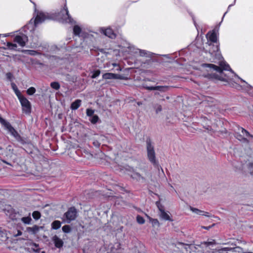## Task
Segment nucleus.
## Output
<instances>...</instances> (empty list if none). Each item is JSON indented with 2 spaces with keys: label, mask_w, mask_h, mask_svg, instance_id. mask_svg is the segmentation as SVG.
Wrapping results in <instances>:
<instances>
[{
  "label": "nucleus",
  "mask_w": 253,
  "mask_h": 253,
  "mask_svg": "<svg viewBox=\"0 0 253 253\" xmlns=\"http://www.w3.org/2000/svg\"><path fill=\"white\" fill-rule=\"evenodd\" d=\"M11 86H12L13 89L14 90L15 92L16 93V95H17V96H19L18 94V93H19V91L18 90V88H17L16 85H15V84L13 83L11 84Z\"/></svg>",
  "instance_id": "42"
},
{
  "label": "nucleus",
  "mask_w": 253,
  "mask_h": 253,
  "mask_svg": "<svg viewBox=\"0 0 253 253\" xmlns=\"http://www.w3.org/2000/svg\"><path fill=\"white\" fill-rule=\"evenodd\" d=\"M208 45L209 46V53L211 54V55H214V54L215 56H216L218 57V58H219L220 55L217 53L219 50V45L218 44L214 45V43H209Z\"/></svg>",
  "instance_id": "9"
},
{
  "label": "nucleus",
  "mask_w": 253,
  "mask_h": 253,
  "mask_svg": "<svg viewBox=\"0 0 253 253\" xmlns=\"http://www.w3.org/2000/svg\"><path fill=\"white\" fill-rule=\"evenodd\" d=\"M207 38L208 40V44L209 43H216L217 38L216 34L214 31L208 32L207 34Z\"/></svg>",
  "instance_id": "11"
},
{
  "label": "nucleus",
  "mask_w": 253,
  "mask_h": 253,
  "mask_svg": "<svg viewBox=\"0 0 253 253\" xmlns=\"http://www.w3.org/2000/svg\"><path fill=\"white\" fill-rule=\"evenodd\" d=\"M116 74L108 73L103 75L102 77L104 79H115Z\"/></svg>",
  "instance_id": "22"
},
{
  "label": "nucleus",
  "mask_w": 253,
  "mask_h": 253,
  "mask_svg": "<svg viewBox=\"0 0 253 253\" xmlns=\"http://www.w3.org/2000/svg\"><path fill=\"white\" fill-rule=\"evenodd\" d=\"M117 70H118L120 71V70H121V69L120 68H119V69H118Z\"/></svg>",
  "instance_id": "59"
},
{
  "label": "nucleus",
  "mask_w": 253,
  "mask_h": 253,
  "mask_svg": "<svg viewBox=\"0 0 253 253\" xmlns=\"http://www.w3.org/2000/svg\"><path fill=\"white\" fill-rule=\"evenodd\" d=\"M81 28L78 25H75L73 28V32L74 35L76 36H80L81 33Z\"/></svg>",
  "instance_id": "25"
},
{
  "label": "nucleus",
  "mask_w": 253,
  "mask_h": 253,
  "mask_svg": "<svg viewBox=\"0 0 253 253\" xmlns=\"http://www.w3.org/2000/svg\"><path fill=\"white\" fill-rule=\"evenodd\" d=\"M215 243L214 241L212 242H204L203 243H202V245H204L206 247H208L210 245L214 244Z\"/></svg>",
  "instance_id": "41"
},
{
  "label": "nucleus",
  "mask_w": 253,
  "mask_h": 253,
  "mask_svg": "<svg viewBox=\"0 0 253 253\" xmlns=\"http://www.w3.org/2000/svg\"><path fill=\"white\" fill-rule=\"evenodd\" d=\"M243 136L240 134L239 133H236L235 134V137L239 140V141L246 143H249L250 140L247 139V138L245 137L244 136H246L245 135H244L243 134Z\"/></svg>",
  "instance_id": "14"
},
{
  "label": "nucleus",
  "mask_w": 253,
  "mask_h": 253,
  "mask_svg": "<svg viewBox=\"0 0 253 253\" xmlns=\"http://www.w3.org/2000/svg\"><path fill=\"white\" fill-rule=\"evenodd\" d=\"M248 169L251 174L253 175V163L249 164Z\"/></svg>",
  "instance_id": "43"
},
{
  "label": "nucleus",
  "mask_w": 253,
  "mask_h": 253,
  "mask_svg": "<svg viewBox=\"0 0 253 253\" xmlns=\"http://www.w3.org/2000/svg\"><path fill=\"white\" fill-rule=\"evenodd\" d=\"M81 100L80 99L76 100L71 104V109L72 110H76L81 106Z\"/></svg>",
  "instance_id": "15"
},
{
  "label": "nucleus",
  "mask_w": 253,
  "mask_h": 253,
  "mask_svg": "<svg viewBox=\"0 0 253 253\" xmlns=\"http://www.w3.org/2000/svg\"><path fill=\"white\" fill-rule=\"evenodd\" d=\"M6 45L8 48L12 50H16V48L17 47L16 44L12 43L10 42H7L6 43Z\"/></svg>",
  "instance_id": "31"
},
{
  "label": "nucleus",
  "mask_w": 253,
  "mask_h": 253,
  "mask_svg": "<svg viewBox=\"0 0 253 253\" xmlns=\"http://www.w3.org/2000/svg\"><path fill=\"white\" fill-rule=\"evenodd\" d=\"M6 76L7 79L9 80H11L13 77L12 74L10 72L6 73Z\"/></svg>",
  "instance_id": "47"
},
{
  "label": "nucleus",
  "mask_w": 253,
  "mask_h": 253,
  "mask_svg": "<svg viewBox=\"0 0 253 253\" xmlns=\"http://www.w3.org/2000/svg\"><path fill=\"white\" fill-rule=\"evenodd\" d=\"M28 41V38L25 35H17L15 37L14 42L18 43L21 46L25 45L26 42Z\"/></svg>",
  "instance_id": "8"
},
{
  "label": "nucleus",
  "mask_w": 253,
  "mask_h": 253,
  "mask_svg": "<svg viewBox=\"0 0 253 253\" xmlns=\"http://www.w3.org/2000/svg\"><path fill=\"white\" fill-rule=\"evenodd\" d=\"M17 213L14 212L13 210L11 209V213L9 215V218L12 220H16L17 217Z\"/></svg>",
  "instance_id": "35"
},
{
  "label": "nucleus",
  "mask_w": 253,
  "mask_h": 253,
  "mask_svg": "<svg viewBox=\"0 0 253 253\" xmlns=\"http://www.w3.org/2000/svg\"><path fill=\"white\" fill-rule=\"evenodd\" d=\"M52 241L53 242L55 247L57 248L60 249L63 246L64 242L62 240L56 235L52 237Z\"/></svg>",
  "instance_id": "12"
},
{
  "label": "nucleus",
  "mask_w": 253,
  "mask_h": 253,
  "mask_svg": "<svg viewBox=\"0 0 253 253\" xmlns=\"http://www.w3.org/2000/svg\"><path fill=\"white\" fill-rule=\"evenodd\" d=\"M98 120H99V117L96 115H95L91 117V118L89 119V121L93 124H96L98 122Z\"/></svg>",
  "instance_id": "29"
},
{
  "label": "nucleus",
  "mask_w": 253,
  "mask_h": 253,
  "mask_svg": "<svg viewBox=\"0 0 253 253\" xmlns=\"http://www.w3.org/2000/svg\"><path fill=\"white\" fill-rule=\"evenodd\" d=\"M132 178L137 180V181H145V179L144 177L142 176L139 173L135 172L131 175Z\"/></svg>",
  "instance_id": "19"
},
{
  "label": "nucleus",
  "mask_w": 253,
  "mask_h": 253,
  "mask_svg": "<svg viewBox=\"0 0 253 253\" xmlns=\"http://www.w3.org/2000/svg\"><path fill=\"white\" fill-rule=\"evenodd\" d=\"M32 220L30 214L27 217H23L21 218V221L25 224H29Z\"/></svg>",
  "instance_id": "27"
},
{
  "label": "nucleus",
  "mask_w": 253,
  "mask_h": 253,
  "mask_svg": "<svg viewBox=\"0 0 253 253\" xmlns=\"http://www.w3.org/2000/svg\"><path fill=\"white\" fill-rule=\"evenodd\" d=\"M0 118H1V117L0 116Z\"/></svg>",
  "instance_id": "61"
},
{
  "label": "nucleus",
  "mask_w": 253,
  "mask_h": 253,
  "mask_svg": "<svg viewBox=\"0 0 253 253\" xmlns=\"http://www.w3.org/2000/svg\"><path fill=\"white\" fill-rule=\"evenodd\" d=\"M232 5H233L232 4H230V5H229V6H228V9H229L230 8V7L231 6H232Z\"/></svg>",
  "instance_id": "57"
},
{
  "label": "nucleus",
  "mask_w": 253,
  "mask_h": 253,
  "mask_svg": "<svg viewBox=\"0 0 253 253\" xmlns=\"http://www.w3.org/2000/svg\"><path fill=\"white\" fill-rule=\"evenodd\" d=\"M137 104H138V105H142V103H141V102H137Z\"/></svg>",
  "instance_id": "55"
},
{
  "label": "nucleus",
  "mask_w": 253,
  "mask_h": 253,
  "mask_svg": "<svg viewBox=\"0 0 253 253\" xmlns=\"http://www.w3.org/2000/svg\"><path fill=\"white\" fill-rule=\"evenodd\" d=\"M112 65L114 67L118 66V65L117 63H113Z\"/></svg>",
  "instance_id": "54"
},
{
  "label": "nucleus",
  "mask_w": 253,
  "mask_h": 253,
  "mask_svg": "<svg viewBox=\"0 0 253 253\" xmlns=\"http://www.w3.org/2000/svg\"><path fill=\"white\" fill-rule=\"evenodd\" d=\"M239 129H241V132L242 133V134H243L244 135H245L246 136H248V137H250L251 138V140L253 142V135L250 134L249 131H248L247 130L245 129L244 128H243L242 127L239 128Z\"/></svg>",
  "instance_id": "24"
},
{
  "label": "nucleus",
  "mask_w": 253,
  "mask_h": 253,
  "mask_svg": "<svg viewBox=\"0 0 253 253\" xmlns=\"http://www.w3.org/2000/svg\"><path fill=\"white\" fill-rule=\"evenodd\" d=\"M215 224H213L212 225L209 226H202V228L206 230H209L212 227H213Z\"/></svg>",
  "instance_id": "49"
},
{
  "label": "nucleus",
  "mask_w": 253,
  "mask_h": 253,
  "mask_svg": "<svg viewBox=\"0 0 253 253\" xmlns=\"http://www.w3.org/2000/svg\"><path fill=\"white\" fill-rule=\"evenodd\" d=\"M22 107L23 111L26 114H30L31 111V106L29 101L22 96H18Z\"/></svg>",
  "instance_id": "7"
},
{
  "label": "nucleus",
  "mask_w": 253,
  "mask_h": 253,
  "mask_svg": "<svg viewBox=\"0 0 253 253\" xmlns=\"http://www.w3.org/2000/svg\"><path fill=\"white\" fill-rule=\"evenodd\" d=\"M77 216V211L75 207H71L64 214L63 217L65 218V222L69 223L76 219Z\"/></svg>",
  "instance_id": "5"
},
{
  "label": "nucleus",
  "mask_w": 253,
  "mask_h": 253,
  "mask_svg": "<svg viewBox=\"0 0 253 253\" xmlns=\"http://www.w3.org/2000/svg\"><path fill=\"white\" fill-rule=\"evenodd\" d=\"M156 205H157V207H158V209H159V211H160V212H161V210H164L163 209V207H162V206L160 205V202H157L156 203Z\"/></svg>",
  "instance_id": "48"
},
{
  "label": "nucleus",
  "mask_w": 253,
  "mask_h": 253,
  "mask_svg": "<svg viewBox=\"0 0 253 253\" xmlns=\"http://www.w3.org/2000/svg\"><path fill=\"white\" fill-rule=\"evenodd\" d=\"M94 111L92 109H87L86 110V115L88 117H92L93 116H94Z\"/></svg>",
  "instance_id": "37"
},
{
  "label": "nucleus",
  "mask_w": 253,
  "mask_h": 253,
  "mask_svg": "<svg viewBox=\"0 0 253 253\" xmlns=\"http://www.w3.org/2000/svg\"><path fill=\"white\" fill-rule=\"evenodd\" d=\"M139 52L140 56L146 57L151 56L153 54V53L148 52L146 50L141 49H139Z\"/></svg>",
  "instance_id": "21"
},
{
  "label": "nucleus",
  "mask_w": 253,
  "mask_h": 253,
  "mask_svg": "<svg viewBox=\"0 0 253 253\" xmlns=\"http://www.w3.org/2000/svg\"><path fill=\"white\" fill-rule=\"evenodd\" d=\"M202 215H204L207 217H211V215L208 212H206L204 211V213L202 214Z\"/></svg>",
  "instance_id": "50"
},
{
  "label": "nucleus",
  "mask_w": 253,
  "mask_h": 253,
  "mask_svg": "<svg viewBox=\"0 0 253 253\" xmlns=\"http://www.w3.org/2000/svg\"><path fill=\"white\" fill-rule=\"evenodd\" d=\"M42 253H45V252L44 251H42Z\"/></svg>",
  "instance_id": "60"
},
{
  "label": "nucleus",
  "mask_w": 253,
  "mask_h": 253,
  "mask_svg": "<svg viewBox=\"0 0 253 253\" xmlns=\"http://www.w3.org/2000/svg\"><path fill=\"white\" fill-rule=\"evenodd\" d=\"M57 16L59 20L62 23H69L71 24L75 23L69 13L66 4H65L63 8L58 13Z\"/></svg>",
  "instance_id": "4"
},
{
  "label": "nucleus",
  "mask_w": 253,
  "mask_h": 253,
  "mask_svg": "<svg viewBox=\"0 0 253 253\" xmlns=\"http://www.w3.org/2000/svg\"><path fill=\"white\" fill-rule=\"evenodd\" d=\"M206 129L209 130V131H212V129H211V128L210 126H208V127L206 128Z\"/></svg>",
  "instance_id": "52"
},
{
  "label": "nucleus",
  "mask_w": 253,
  "mask_h": 253,
  "mask_svg": "<svg viewBox=\"0 0 253 253\" xmlns=\"http://www.w3.org/2000/svg\"><path fill=\"white\" fill-rule=\"evenodd\" d=\"M239 79H240L241 80V81H242L243 82L245 83V81L244 80H243V79H241L240 78H239Z\"/></svg>",
  "instance_id": "56"
},
{
  "label": "nucleus",
  "mask_w": 253,
  "mask_h": 253,
  "mask_svg": "<svg viewBox=\"0 0 253 253\" xmlns=\"http://www.w3.org/2000/svg\"><path fill=\"white\" fill-rule=\"evenodd\" d=\"M149 220H150V222L152 223V225L153 226H159V225H160L159 222L157 219H154V218L149 217Z\"/></svg>",
  "instance_id": "32"
},
{
  "label": "nucleus",
  "mask_w": 253,
  "mask_h": 253,
  "mask_svg": "<svg viewBox=\"0 0 253 253\" xmlns=\"http://www.w3.org/2000/svg\"><path fill=\"white\" fill-rule=\"evenodd\" d=\"M137 222L140 224H144L145 223V219L140 215H137L136 217Z\"/></svg>",
  "instance_id": "36"
},
{
  "label": "nucleus",
  "mask_w": 253,
  "mask_h": 253,
  "mask_svg": "<svg viewBox=\"0 0 253 253\" xmlns=\"http://www.w3.org/2000/svg\"><path fill=\"white\" fill-rule=\"evenodd\" d=\"M31 249L33 252L37 253H39L40 251V249L39 248V246L38 244H37L34 243H32L30 244Z\"/></svg>",
  "instance_id": "20"
},
{
  "label": "nucleus",
  "mask_w": 253,
  "mask_h": 253,
  "mask_svg": "<svg viewBox=\"0 0 253 253\" xmlns=\"http://www.w3.org/2000/svg\"><path fill=\"white\" fill-rule=\"evenodd\" d=\"M155 109L156 113H158L162 111V107L160 105H157L155 106Z\"/></svg>",
  "instance_id": "44"
},
{
  "label": "nucleus",
  "mask_w": 253,
  "mask_h": 253,
  "mask_svg": "<svg viewBox=\"0 0 253 253\" xmlns=\"http://www.w3.org/2000/svg\"><path fill=\"white\" fill-rule=\"evenodd\" d=\"M100 31L106 36H107L110 38L114 39L116 38V34L114 33L112 29L110 28L106 29L101 28Z\"/></svg>",
  "instance_id": "10"
},
{
  "label": "nucleus",
  "mask_w": 253,
  "mask_h": 253,
  "mask_svg": "<svg viewBox=\"0 0 253 253\" xmlns=\"http://www.w3.org/2000/svg\"><path fill=\"white\" fill-rule=\"evenodd\" d=\"M25 52L31 55H37L38 52L37 51L34 50H26Z\"/></svg>",
  "instance_id": "39"
},
{
  "label": "nucleus",
  "mask_w": 253,
  "mask_h": 253,
  "mask_svg": "<svg viewBox=\"0 0 253 253\" xmlns=\"http://www.w3.org/2000/svg\"><path fill=\"white\" fill-rule=\"evenodd\" d=\"M146 144L148 160L155 167L159 168L158 162L156 160V154L154 144L150 138H148L146 139Z\"/></svg>",
  "instance_id": "2"
},
{
  "label": "nucleus",
  "mask_w": 253,
  "mask_h": 253,
  "mask_svg": "<svg viewBox=\"0 0 253 253\" xmlns=\"http://www.w3.org/2000/svg\"><path fill=\"white\" fill-rule=\"evenodd\" d=\"M51 87L56 90H58L60 88V85L58 82H52L50 84Z\"/></svg>",
  "instance_id": "30"
},
{
  "label": "nucleus",
  "mask_w": 253,
  "mask_h": 253,
  "mask_svg": "<svg viewBox=\"0 0 253 253\" xmlns=\"http://www.w3.org/2000/svg\"><path fill=\"white\" fill-rule=\"evenodd\" d=\"M143 87L145 88L146 89L149 90H155L156 86H143Z\"/></svg>",
  "instance_id": "45"
},
{
  "label": "nucleus",
  "mask_w": 253,
  "mask_h": 253,
  "mask_svg": "<svg viewBox=\"0 0 253 253\" xmlns=\"http://www.w3.org/2000/svg\"><path fill=\"white\" fill-rule=\"evenodd\" d=\"M181 245L184 248V249L186 250V252L188 253L189 252V253H192L191 252V250L192 252H194L195 249H196V248L194 245H184V244H181Z\"/></svg>",
  "instance_id": "18"
},
{
  "label": "nucleus",
  "mask_w": 253,
  "mask_h": 253,
  "mask_svg": "<svg viewBox=\"0 0 253 253\" xmlns=\"http://www.w3.org/2000/svg\"><path fill=\"white\" fill-rule=\"evenodd\" d=\"M22 235V232L20 230L17 231V234L15 235V237H17Z\"/></svg>",
  "instance_id": "51"
},
{
  "label": "nucleus",
  "mask_w": 253,
  "mask_h": 253,
  "mask_svg": "<svg viewBox=\"0 0 253 253\" xmlns=\"http://www.w3.org/2000/svg\"><path fill=\"white\" fill-rule=\"evenodd\" d=\"M216 253H233L235 249L229 247H224L220 249H215Z\"/></svg>",
  "instance_id": "13"
},
{
  "label": "nucleus",
  "mask_w": 253,
  "mask_h": 253,
  "mask_svg": "<svg viewBox=\"0 0 253 253\" xmlns=\"http://www.w3.org/2000/svg\"><path fill=\"white\" fill-rule=\"evenodd\" d=\"M93 144L95 146H97V143H96L95 142H94Z\"/></svg>",
  "instance_id": "58"
},
{
  "label": "nucleus",
  "mask_w": 253,
  "mask_h": 253,
  "mask_svg": "<svg viewBox=\"0 0 253 253\" xmlns=\"http://www.w3.org/2000/svg\"><path fill=\"white\" fill-rule=\"evenodd\" d=\"M50 18V16L48 13L43 12L42 11H37L36 17L34 21L35 26H37L38 24L42 23L45 20Z\"/></svg>",
  "instance_id": "6"
},
{
  "label": "nucleus",
  "mask_w": 253,
  "mask_h": 253,
  "mask_svg": "<svg viewBox=\"0 0 253 253\" xmlns=\"http://www.w3.org/2000/svg\"><path fill=\"white\" fill-rule=\"evenodd\" d=\"M0 123L8 130L10 134L18 141L24 143V141L18 132L12 126L9 122H6L4 119L0 118Z\"/></svg>",
  "instance_id": "3"
},
{
  "label": "nucleus",
  "mask_w": 253,
  "mask_h": 253,
  "mask_svg": "<svg viewBox=\"0 0 253 253\" xmlns=\"http://www.w3.org/2000/svg\"><path fill=\"white\" fill-rule=\"evenodd\" d=\"M190 210L194 213L202 215L204 213V211L199 210L198 209L190 207Z\"/></svg>",
  "instance_id": "26"
},
{
  "label": "nucleus",
  "mask_w": 253,
  "mask_h": 253,
  "mask_svg": "<svg viewBox=\"0 0 253 253\" xmlns=\"http://www.w3.org/2000/svg\"><path fill=\"white\" fill-rule=\"evenodd\" d=\"M219 66L213 64H203L202 66L206 68V70L209 72L204 75L205 77L210 79H217L226 81L228 78L223 73V70L230 71L234 73L229 65L224 61H220Z\"/></svg>",
  "instance_id": "1"
},
{
  "label": "nucleus",
  "mask_w": 253,
  "mask_h": 253,
  "mask_svg": "<svg viewBox=\"0 0 253 253\" xmlns=\"http://www.w3.org/2000/svg\"><path fill=\"white\" fill-rule=\"evenodd\" d=\"M160 215L162 219L165 220H172L168 213L165 212L164 210H161Z\"/></svg>",
  "instance_id": "17"
},
{
  "label": "nucleus",
  "mask_w": 253,
  "mask_h": 253,
  "mask_svg": "<svg viewBox=\"0 0 253 253\" xmlns=\"http://www.w3.org/2000/svg\"><path fill=\"white\" fill-rule=\"evenodd\" d=\"M155 88V90L161 92H166L169 88V87L168 86H156Z\"/></svg>",
  "instance_id": "28"
},
{
  "label": "nucleus",
  "mask_w": 253,
  "mask_h": 253,
  "mask_svg": "<svg viewBox=\"0 0 253 253\" xmlns=\"http://www.w3.org/2000/svg\"><path fill=\"white\" fill-rule=\"evenodd\" d=\"M2 162H3V163H5V164H7V165H10V166L11 165L10 164L8 163V162H6L5 161H4V160H3V161H2Z\"/></svg>",
  "instance_id": "53"
},
{
  "label": "nucleus",
  "mask_w": 253,
  "mask_h": 253,
  "mask_svg": "<svg viewBox=\"0 0 253 253\" xmlns=\"http://www.w3.org/2000/svg\"><path fill=\"white\" fill-rule=\"evenodd\" d=\"M71 230L70 226L68 225H64L62 227V231L66 233H69Z\"/></svg>",
  "instance_id": "33"
},
{
  "label": "nucleus",
  "mask_w": 253,
  "mask_h": 253,
  "mask_svg": "<svg viewBox=\"0 0 253 253\" xmlns=\"http://www.w3.org/2000/svg\"><path fill=\"white\" fill-rule=\"evenodd\" d=\"M33 218L36 220L39 219L41 217V213L38 211H35L32 213Z\"/></svg>",
  "instance_id": "34"
},
{
  "label": "nucleus",
  "mask_w": 253,
  "mask_h": 253,
  "mask_svg": "<svg viewBox=\"0 0 253 253\" xmlns=\"http://www.w3.org/2000/svg\"><path fill=\"white\" fill-rule=\"evenodd\" d=\"M39 227L37 225H34L33 227H29L27 228V231L32 234H36L39 230Z\"/></svg>",
  "instance_id": "16"
},
{
  "label": "nucleus",
  "mask_w": 253,
  "mask_h": 253,
  "mask_svg": "<svg viewBox=\"0 0 253 253\" xmlns=\"http://www.w3.org/2000/svg\"><path fill=\"white\" fill-rule=\"evenodd\" d=\"M100 70H97L96 71H95L92 75H91V78L92 79H94V78H96V77H97L98 76H99V75H100Z\"/></svg>",
  "instance_id": "40"
},
{
  "label": "nucleus",
  "mask_w": 253,
  "mask_h": 253,
  "mask_svg": "<svg viewBox=\"0 0 253 253\" xmlns=\"http://www.w3.org/2000/svg\"><path fill=\"white\" fill-rule=\"evenodd\" d=\"M36 92V89L34 87H31L27 90V92L29 95H33Z\"/></svg>",
  "instance_id": "38"
},
{
  "label": "nucleus",
  "mask_w": 253,
  "mask_h": 253,
  "mask_svg": "<svg viewBox=\"0 0 253 253\" xmlns=\"http://www.w3.org/2000/svg\"><path fill=\"white\" fill-rule=\"evenodd\" d=\"M61 222L59 220H55L51 224L52 228L53 229H58L61 227Z\"/></svg>",
  "instance_id": "23"
},
{
  "label": "nucleus",
  "mask_w": 253,
  "mask_h": 253,
  "mask_svg": "<svg viewBox=\"0 0 253 253\" xmlns=\"http://www.w3.org/2000/svg\"><path fill=\"white\" fill-rule=\"evenodd\" d=\"M115 79L125 80V79H126V78L124 76H123L121 75L116 74V76L115 77Z\"/></svg>",
  "instance_id": "46"
}]
</instances>
